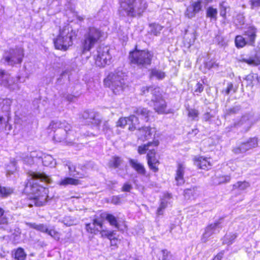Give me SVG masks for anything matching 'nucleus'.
Here are the masks:
<instances>
[{
    "mask_svg": "<svg viewBox=\"0 0 260 260\" xmlns=\"http://www.w3.org/2000/svg\"><path fill=\"white\" fill-rule=\"evenodd\" d=\"M256 29L253 27H249L245 31V36H247V42L249 44H252L256 37Z\"/></svg>",
    "mask_w": 260,
    "mask_h": 260,
    "instance_id": "16",
    "label": "nucleus"
},
{
    "mask_svg": "<svg viewBox=\"0 0 260 260\" xmlns=\"http://www.w3.org/2000/svg\"><path fill=\"white\" fill-rule=\"evenodd\" d=\"M217 225L216 224H210L208 226L205 230V232L203 234V237L205 238H208L211 236L214 233Z\"/></svg>",
    "mask_w": 260,
    "mask_h": 260,
    "instance_id": "25",
    "label": "nucleus"
},
{
    "mask_svg": "<svg viewBox=\"0 0 260 260\" xmlns=\"http://www.w3.org/2000/svg\"><path fill=\"white\" fill-rule=\"evenodd\" d=\"M119 201V199L118 197H114L112 199V202L114 204H118Z\"/></svg>",
    "mask_w": 260,
    "mask_h": 260,
    "instance_id": "55",
    "label": "nucleus"
},
{
    "mask_svg": "<svg viewBox=\"0 0 260 260\" xmlns=\"http://www.w3.org/2000/svg\"><path fill=\"white\" fill-rule=\"evenodd\" d=\"M59 185L67 186L69 185H78L80 184V181L73 178L67 177L61 179L58 183Z\"/></svg>",
    "mask_w": 260,
    "mask_h": 260,
    "instance_id": "21",
    "label": "nucleus"
},
{
    "mask_svg": "<svg viewBox=\"0 0 260 260\" xmlns=\"http://www.w3.org/2000/svg\"><path fill=\"white\" fill-rule=\"evenodd\" d=\"M201 2H193L187 7L185 15L188 18H192L201 10Z\"/></svg>",
    "mask_w": 260,
    "mask_h": 260,
    "instance_id": "14",
    "label": "nucleus"
},
{
    "mask_svg": "<svg viewBox=\"0 0 260 260\" xmlns=\"http://www.w3.org/2000/svg\"><path fill=\"white\" fill-rule=\"evenodd\" d=\"M203 90V85L200 83H198L196 85V89H195L196 92L200 93Z\"/></svg>",
    "mask_w": 260,
    "mask_h": 260,
    "instance_id": "49",
    "label": "nucleus"
},
{
    "mask_svg": "<svg viewBox=\"0 0 260 260\" xmlns=\"http://www.w3.org/2000/svg\"><path fill=\"white\" fill-rule=\"evenodd\" d=\"M30 226L40 231V232H44V233H46L48 234V230H49V229L47 228L46 226H45L43 224H30Z\"/></svg>",
    "mask_w": 260,
    "mask_h": 260,
    "instance_id": "38",
    "label": "nucleus"
},
{
    "mask_svg": "<svg viewBox=\"0 0 260 260\" xmlns=\"http://www.w3.org/2000/svg\"><path fill=\"white\" fill-rule=\"evenodd\" d=\"M0 84L4 85H8L11 88L15 89V87H13L8 81V76L4 72L0 73Z\"/></svg>",
    "mask_w": 260,
    "mask_h": 260,
    "instance_id": "30",
    "label": "nucleus"
},
{
    "mask_svg": "<svg viewBox=\"0 0 260 260\" xmlns=\"http://www.w3.org/2000/svg\"><path fill=\"white\" fill-rule=\"evenodd\" d=\"M168 197L169 198H170V195H169V194H168Z\"/></svg>",
    "mask_w": 260,
    "mask_h": 260,
    "instance_id": "62",
    "label": "nucleus"
},
{
    "mask_svg": "<svg viewBox=\"0 0 260 260\" xmlns=\"http://www.w3.org/2000/svg\"><path fill=\"white\" fill-rule=\"evenodd\" d=\"M184 166L182 164H179L176 170V175L175 177L177 185H180L184 183Z\"/></svg>",
    "mask_w": 260,
    "mask_h": 260,
    "instance_id": "15",
    "label": "nucleus"
},
{
    "mask_svg": "<svg viewBox=\"0 0 260 260\" xmlns=\"http://www.w3.org/2000/svg\"><path fill=\"white\" fill-rule=\"evenodd\" d=\"M236 46L237 48H242L245 46L246 44H249L247 40L246 41L242 36H237L235 40Z\"/></svg>",
    "mask_w": 260,
    "mask_h": 260,
    "instance_id": "26",
    "label": "nucleus"
},
{
    "mask_svg": "<svg viewBox=\"0 0 260 260\" xmlns=\"http://www.w3.org/2000/svg\"><path fill=\"white\" fill-rule=\"evenodd\" d=\"M14 255L17 260H24L26 255L23 249L19 248L15 251Z\"/></svg>",
    "mask_w": 260,
    "mask_h": 260,
    "instance_id": "31",
    "label": "nucleus"
},
{
    "mask_svg": "<svg viewBox=\"0 0 260 260\" xmlns=\"http://www.w3.org/2000/svg\"><path fill=\"white\" fill-rule=\"evenodd\" d=\"M101 216L102 218L106 219L111 225L115 226L118 229L119 228L116 219L113 215L106 213H103L101 214Z\"/></svg>",
    "mask_w": 260,
    "mask_h": 260,
    "instance_id": "23",
    "label": "nucleus"
},
{
    "mask_svg": "<svg viewBox=\"0 0 260 260\" xmlns=\"http://www.w3.org/2000/svg\"><path fill=\"white\" fill-rule=\"evenodd\" d=\"M4 214V210L0 208V217H1Z\"/></svg>",
    "mask_w": 260,
    "mask_h": 260,
    "instance_id": "58",
    "label": "nucleus"
},
{
    "mask_svg": "<svg viewBox=\"0 0 260 260\" xmlns=\"http://www.w3.org/2000/svg\"><path fill=\"white\" fill-rule=\"evenodd\" d=\"M29 183L27 184L26 190L29 191L30 199L35 205L41 206L45 205L48 198V189L38 184V181L46 183H50L51 179L46 174L38 172H31Z\"/></svg>",
    "mask_w": 260,
    "mask_h": 260,
    "instance_id": "1",
    "label": "nucleus"
},
{
    "mask_svg": "<svg viewBox=\"0 0 260 260\" xmlns=\"http://www.w3.org/2000/svg\"><path fill=\"white\" fill-rule=\"evenodd\" d=\"M43 163L44 166L50 167H54L56 165L55 160L52 156L50 155H47L44 157Z\"/></svg>",
    "mask_w": 260,
    "mask_h": 260,
    "instance_id": "27",
    "label": "nucleus"
},
{
    "mask_svg": "<svg viewBox=\"0 0 260 260\" xmlns=\"http://www.w3.org/2000/svg\"><path fill=\"white\" fill-rule=\"evenodd\" d=\"M222 253H220L217 254L213 258L212 260H221L222 258Z\"/></svg>",
    "mask_w": 260,
    "mask_h": 260,
    "instance_id": "52",
    "label": "nucleus"
},
{
    "mask_svg": "<svg viewBox=\"0 0 260 260\" xmlns=\"http://www.w3.org/2000/svg\"><path fill=\"white\" fill-rule=\"evenodd\" d=\"M6 121L2 117L0 116V128L3 127L4 125L6 124Z\"/></svg>",
    "mask_w": 260,
    "mask_h": 260,
    "instance_id": "53",
    "label": "nucleus"
},
{
    "mask_svg": "<svg viewBox=\"0 0 260 260\" xmlns=\"http://www.w3.org/2000/svg\"><path fill=\"white\" fill-rule=\"evenodd\" d=\"M33 206V205H32V204H31V203L29 204V206H30V207H31V206Z\"/></svg>",
    "mask_w": 260,
    "mask_h": 260,
    "instance_id": "60",
    "label": "nucleus"
},
{
    "mask_svg": "<svg viewBox=\"0 0 260 260\" xmlns=\"http://www.w3.org/2000/svg\"><path fill=\"white\" fill-rule=\"evenodd\" d=\"M152 54L147 50H135L131 52L129 58L132 62L138 64H148L150 63Z\"/></svg>",
    "mask_w": 260,
    "mask_h": 260,
    "instance_id": "8",
    "label": "nucleus"
},
{
    "mask_svg": "<svg viewBox=\"0 0 260 260\" xmlns=\"http://www.w3.org/2000/svg\"><path fill=\"white\" fill-rule=\"evenodd\" d=\"M239 124L244 125L246 127H249L251 125V122L248 116H244L242 117L240 121Z\"/></svg>",
    "mask_w": 260,
    "mask_h": 260,
    "instance_id": "40",
    "label": "nucleus"
},
{
    "mask_svg": "<svg viewBox=\"0 0 260 260\" xmlns=\"http://www.w3.org/2000/svg\"><path fill=\"white\" fill-rule=\"evenodd\" d=\"M23 56V51L20 49L18 50L17 56L15 54L14 56L11 57H7L6 59L9 62L20 63L22 61Z\"/></svg>",
    "mask_w": 260,
    "mask_h": 260,
    "instance_id": "19",
    "label": "nucleus"
},
{
    "mask_svg": "<svg viewBox=\"0 0 260 260\" xmlns=\"http://www.w3.org/2000/svg\"><path fill=\"white\" fill-rule=\"evenodd\" d=\"M126 125H128V119L126 117H121L116 122V126L123 128Z\"/></svg>",
    "mask_w": 260,
    "mask_h": 260,
    "instance_id": "35",
    "label": "nucleus"
},
{
    "mask_svg": "<svg viewBox=\"0 0 260 260\" xmlns=\"http://www.w3.org/2000/svg\"><path fill=\"white\" fill-rule=\"evenodd\" d=\"M151 113V112L144 108H139L137 111L138 116L143 118L146 121H148Z\"/></svg>",
    "mask_w": 260,
    "mask_h": 260,
    "instance_id": "22",
    "label": "nucleus"
},
{
    "mask_svg": "<svg viewBox=\"0 0 260 260\" xmlns=\"http://www.w3.org/2000/svg\"><path fill=\"white\" fill-rule=\"evenodd\" d=\"M112 232L108 233L107 236L109 240H110L111 245L112 246L117 247L118 246V244L120 242V240L116 238H112Z\"/></svg>",
    "mask_w": 260,
    "mask_h": 260,
    "instance_id": "37",
    "label": "nucleus"
},
{
    "mask_svg": "<svg viewBox=\"0 0 260 260\" xmlns=\"http://www.w3.org/2000/svg\"><path fill=\"white\" fill-rule=\"evenodd\" d=\"M122 162L121 159L117 157H113L109 162V166L112 168H117L119 167Z\"/></svg>",
    "mask_w": 260,
    "mask_h": 260,
    "instance_id": "33",
    "label": "nucleus"
},
{
    "mask_svg": "<svg viewBox=\"0 0 260 260\" xmlns=\"http://www.w3.org/2000/svg\"><path fill=\"white\" fill-rule=\"evenodd\" d=\"M147 92H151L152 94V102L153 103V106L155 111L159 114H165L170 113V109L167 108V104L160 93L159 89L156 88L153 89L152 87H146Z\"/></svg>",
    "mask_w": 260,
    "mask_h": 260,
    "instance_id": "5",
    "label": "nucleus"
},
{
    "mask_svg": "<svg viewBox=\"0 0 260 260\" xmlns=\"http://www.w3.org/2000/svg\"><path fill=\"white\" fill-rule=\"evenodd\" d=\"M129 162L131 166L139 174H144L145 173V169L144 166L139 163L137 160L131 159Z\"/></svg>",
    "mask_w": 260,
    "mask_h": 260,
    "instance_id": "20",
    "label": "nucleus"
},
{
    "mask_svg": "<svg viewBox=\"0 0 260 260\" xmlns=\"http://www.w3.org/2000/svg\"><path fill=\"white\" fill-rule=\"evenodd\" d=\"M251 7L252 9H256L260 7V0H251Z\"/></svg>",
    "mask_w": 260,
    "mask_h": 260,
    "instance_id": "44",
    "label": "nucleus"
},
{
    "mask_svg": "<svg viewBox=\"0 0 260 260\" xmlns=\"http://www.w3.org/2000/svg\"><path fill=\"white\" fill-rule=\"evenodd\" d=\"M106 86L111 89L115 94H120L127 86L123 79L117 74L111 73L104 80Z\"/></svg>",
    "mask_w": 260,
    "mask_h": 260,
    "instance_id": "6",
    "label": "nucleus"
},
{
    "mask_svg": "<svg viewBox=\"0 0 260 260\" xmlns=\"http://www.w3.org/2000/svg\"><path fill=\"white\" fill-rule=\"evenodd\" d=\"M198 112L195 109H190L188 111V116L192 119H194L198 116Z\"/></svg>",
    "mask_w": 260,
    "mask_h": 260,
    "instance_id": "43",
    "label": "nucleus"
},
{
    "mask_svg": "<svg viewBox=\"0 0 260 260\" xmlns=\"http://www.w3.org/2000/svg\"><path fill=\"white\" fill-rule=\"evenodd\" d=\"M212 1V0H199V1L201 2V3L206 4V3L211 2Z\"/></svg>",
    "mask_w": 260,
    "mask_h": 260,
    "instance_id": "57",
    "label": "nucleus"
},
{
    "mask_svg": "<svg viewBox=\"0 0 260 260\" xmlns=\"http://www.w3.org/2000/svg\"><path fill=\"white\" fill-rule=\"evenodd\" d=\"M151 76L155 77L158 79H161L165 77V74L162 72L154 69L151 71Z\"/></svg>",
    "mask_w": 260,
    "mask_h": 260,
    "instance_id": "36",
    "label": "nucleus"
},
{
    "mask_svg": "<svg viewBox=\"0 0 260 260\" xmlns=\"http://www.w3.org/2000/svg\"><path fill=\"white\" fill-rule=\"evenodd\" d=\"M77 36V30L70 25H66L60 28L58 35L54 40L56 49L66 51L73 45V41Z\"/></svg>",
    "mask_w": 260,
    "mask_h": 260,
    "instance_id": "2",
    "label": "nucleus"
},
{
    "mask_svg": "<svg viewBox=\"0 0 260 260\" xmlns=\"http://www.w3.org/2000/svg\"><path fill=\"white\" fill-rule=\"evenodd\" d=\"M63 223L67 226H71L74 223V220L70 219V217H68L64 219Z\"/></svg>",
    "mask_w": 260,
    "mask_h": 260,
    "instance_id": "47",
    "label": "nucleus"
},
{
    "mask_svg": "<svg viewBox=\"0 0 260 260\" xmlns=\"http://www.w3.org/2000/svg\"><path fill=\"white\" fill-rule=\"evenodd\" d=\"M156 133V131L154 127L144 126L138 128L137 135L139 140L144 141L149 140L152 137H153V140L154 139H156L155 137Z\"/></svg>",
    "mask_w": 260,
    "mask_h": 260,
    "instance_id": "11",
    "label": "nucleus"
},
{
    "mask_svg": "<svg viewBox=\"0 0 260 260\" xmlns=\"http://www.w3.org/2000/svg\"><path fill=\"white\" fill-rule=\"evenodd\" d=\"M62 124L58 121H51L48 126V132L55 133L54 140L56 142H61L66 140L67 136V129L62 128Z\"/></svg>",
    "mask_w": 260,
    "mask_h": 260,
    "instance_id": "9",
    "label": "nucleus"
},
{
    "mask_svg": "<svg viewBox=\"0 0 260 260\" xmlns=\"http://www.w3.org/2000/svg\"><path fill=\"white\" fill-rule=\"evenodd\" d=\"M250 187V183L248 182L238 181L234 185V187L235 189L239 190H245Z\"/></svg>",
    "mask_w": 260,
    "mask_h": 260,
    "instance_id": "24",
    "label": "nucleus"
},
{
    "mask_svg": "<svg viewBox=\"0 0 260 260\" xmlns=\"http://www.w3.org/2000/svg\"><path fill=\"white\" fill-rule=\"evenodd\" d=\"M86 230L91 233L95 234L96 232L99 231V228H96V229L94 228H92L91 227V225L90 224H87L86 225Z\"/></svg>",
    "mask_w": 260,
    "mask_h": 260,
    "instance_id": "45",
    "label": "nucleus"
},
{
    "mask_svg": "<svg viewBox=\"0 0 260 260\" xmlns=\"http://www.w3.org/2000/svg\"><path fill=\"white\" fill-rule=\"evenodd\" d=\"M169 256L170 257V258H171V257H172V255H170V254H169Z\"/></svg>",
    "mask_w": 260,
    "mask_h": 260,
    "instance_id": "61",
    "label": "nucleus"
},
{
    "mask_svg": "<svg viewBox=\"0 0 260 260\" xmlns=\"http://www.w3.org/2000/svg\"><path fill=\"white\" fill-rule=\"evenodd\" d=\"M164 210V209H162V208H160V207H159L157 209L156 214L158 215H162L163 214Z\"/></svg>",
    "mask_w": 260,
    "mask_h": 260,
    "instance_id": "54",
    "label": "nucleus"
},
{
    "mask_svg": "<svg viewBox=\"0 0 260 260\" xmlns=\"http://www.w3.org/2000/svg\"><path fill=\"white\" fill-rule=\"evenodd\" d=\"M221 11H220V15L222 17H225L226 13V9H229L226 7V6L225 5V3H222L221 5Z\"/></svg>",
    "mask_w": 260,
    "mask_h": 260,
    "instance_id": "46",
    "label": "nucleus"
},
{
    "mask_svg": "<svg viewBox=\"0 0 260 260\" xmlns=\"http://www.w3.org/2000/svg\"><path fill=\"white\" fill-rule=\"evenodd\" d=\"M77 173H73L72 175L73 176H76L77 177H78L79 178H83L84 175L83 174H79V172L78 171H76Z\"/></svg>",
    "mask_w": 260,
    "mask_h": 260,
    "instance_id": "56",
    "label": "nucleus"
},
{
    "mask_svg": "<svg viewBox=\"0 0 260 260\" xmlns=\"http://www.w3.org/2000/svg\"><path fill=\"white\" fill-rule=\"evenodd\" d=\"M111 58V56L107 48H100L98 51V55L95 58V62L99 67H104L110 62Z\"/></svg>",
    "mask_w": 260,
    "mask_h": 260,
    "instance_id": "10",
    "label": "nucleus"
},
{
    "mask_svg": "<svg viewBox=\"0 0 260 260\" xmlns=\"http://www.w3.org/2000/svg\"><path fill=\"white\" fill-rule=\"evenodd\" d=\"M48 234L55 239H59V234L54 229H49Z\"/></svg>",
    "mask_w": 260,
    "mask_h": 260,
    "instance_id": "41",
    "label": "nucleus"
},
{
    "mask_svg": "<svg viewBox=\"0 0 260 260\" xmlns=\"http://www.w3.org/2000/svg\"><path fill=\"white\" fill-rule=\"evenodd\" d=\"M13 192V189L11 188L5 187L0 186V196L6 197Z\"/></svg>",
    "mask_w": 260,
    "mask_h": 260,
    "instance_id": "34",
    "label": "nucleus"
},
{
    "mask_svg": "<svg viewBox=\"0 0 260 260\" xmlns=\"http://www.w3.org/2000/svg\"><path fill=\"white\" fill-rule=\"evenodd\" d=\"M205 64L206 67L208 69L216 68L218 66V64L213 60H209V61L206 62Z\"/></svg>",
    "mask_w": 260,
    "mask_h": 260,
    "instance_id": "42",
    "label": "nucleus"
},
{
    "mask_svg": "<svg viewBox=\"0 0 260 260\" xmlns=\"http://www.w3.org/2000/svg\"><path fill=\"white\" fill-rule=\"evenodd\" d=\"M128 129L130 131H133L135 129L139 128L138 125L139 124L138 117L132 115L128 117Z\"/></svg>",
    "mask_w": 260,
    "mask_h": 260,
    "instance_id": "17",
    "label": "nucleus"
},
{
    "mask_svg": "<svg viewBox=\"0 0 260 260\" xmlns=\"http://www.w3.org/2000/svg\"><path fill=\"white\" fill-rule=\"evenodd\" d=\"M162 28L161 26L157 24H150L149 25L150 32L155 36L160 34Z\"/></svg>",
    "mask_w": 260,
    "mask_h": 260,
    "instance_id": "29",
    "label": "nucleus"
},
{
    "mask_svg": "<svg viewBox=\"0 0 260 260\" xmlns=\"http://www.w3.org/2000/svg\"><path fill=\"white\" fill-rule=\"evenodd\" d=\"M231 177L228 175H216L213 179V184L219 185L230 181Z\"/></svg>",
    "mask_w": 260,
    "mask_h": 260,
    "instance_id": "18",
    "label": "nucleus"
},
{
    "mask_svg": "<svg viewBox=\"0 0 260 260\" xmlns=\"http://www.w3.org/2000/svg\"><path fill=\"white\" fill-rule=\"evenodd\" d=\"M167 205H168V202L166 201L165 200H163L161 201V202L159 205V207L160 208L165 209L167 207Z\"/></svg>",
    "mask_w": 260,
    "mask_h": 260,
    "instance_id": "51",
    "label": "nucleus"
},
{
    "mask_svg": "<svg viewBox=\"0 0 260 260\" xmlns=\"http://www.w3.org/2000/svg\"><path fill=\"white\" fill-rule=\"evenodd\" d=\"M242 61L245 62L250 66H257L260 64V57L255 56L248 59H243Z\"/></svg>",
    "mask_w": 260,
    "mask_h": 260,
    "instance_id": "28",
    "label": "nucleus"
},
{
    "mask_svg": "<svg viewBox=\"0 0 260 260\" xmlns=\"http://www.w3.org/2000/svg\"><path fill=\"white\" fill-rule=\"evenodd\" d=\"M147 8L145 0H126L121 3L119 11L127 16L136 17L141 15Z\"/></svg>",
    "mask_w": 260,
    "mask_h": 260,
    "instance_id": "4",
    "label": "nucleus"
},
{
    "mask_svg": "<svg viewBox=\"0 0 260 260\" xmlns=\"http://www.w3.org/2000/svg\"><path fill=\"white\" fill-rule=\"evenodd\" d=\"M257 145V139L252 138L247 142L241 144L239 147H235L233 151L236 153H243L251 148L255 147Z\"/></svg>",
    "mask_w": 260,
    "mask_h": 260,
    "instance_id": "13",
    "label": "nucleus"
},
{
    "mask_svg": "<svg viewBox=\"0 0 260 260\" xmlns=\"http://www.w3.org/2000/svg\"><path fill=\"white\" fill-rule=\"evenodd\" d=\"M159 144V140L154 139L152 141L139 146L138 148V152L140 154H145L148 151L147 155L148 165L150 169L154 172L158 171L159 165V160L155 157L156 148Z\"/></svg>",
    "mask_w": 260,
    "mask_h": 260,
    "instance_id": "3",
    "label": "nucleus"
},
{
    "mask_svg": "<svg viewBox=\"0 0 260 260\" xmlns=\"http://www.w3.org/2000/svg\"><path fill=\"white\" fill-rule=\"evenodd\" d=\"M69 169L70 172L71 173H72V168L71 167H69Z\"/></svg>",
    "mask_w": 260,
    "mask_h": 260,
    "instance_id": "59",
    "label": "nucleus"
},
{
    "mask_svg": "<svg viewBox=\"0 0 260 260\" xmlns=\"http://www.w3.org/2000/svg\"><path fill=\"white\" fill-rule=\"evenodd\" d=\"M102 224L103 223L101 220H99L98 219H95L93 220V225L94 226H98L101 229L102 228Z\"/></svg>",
    "mask_w": 260,
    "mask_h": 260,
    "instance_id": "48",
    "label": "nucleus"
},
{
    "mask_svg": "<svg viewBox=\"0 0 260 260\" xmlns=\"http://www.w3.org/2000/svg\"><path fill=\"white\" fill-rule=\"evenodd\" d=\"M132 186L128 183H125L122 187V190L124 191H129L132 189Z\"/></svg>",
    "mask_w": 260,
    "mask_h": 260,
    "instance_id": "50",
    "label": "nucleus"
},
{
    "mask_svg": "<svg viewBox=\"0 0 260 260\" xmlns=\"http://www.w3.org/2000/svg\"><path fill=\"white\" fill-rule=\"evenodd\" d=\"M194 163L199 169L204 170H209L212 166L210 158L204 156L196 157L194 159Z\"/></svg>",
    "mask_w": 260,
    "mask_h": 260,
    "instance_id": "12",
    "label": "nucleus"
},
{
    "mask_svg": "<svg viewBox=\"0 0 260 260\" xmlns=\"http://www.w3.org/2000/svg\"><path fill=\"white\" fill-rule=\"evenodd\" d=\"M104 34L99 29L95 27H90L84 36V40L82 44L83 51H88L94 45L104 37Z\"/></svg>",
    "mask_w": 260,
    "mask_h": 260,
    "instance_id": "7",
    "label": "nucleus"
},
{
    "mask_svg": "<svg viewBox=\"0 0 260 260\" xmlns=\"http://www.w3.org/2000/svg\"><path fill=\"white\" fill-rule=\"evenodd\" d=\"M217 14V10L212 7H209L207 10V16L215 20Z\"/></svg>",
    "mask_w": 260,
    "mask_h": 260,
    "instance_id": "32",
    "label": "nucleus"
},
{
    "mask_svg": "<svg viewBox=\"0 0 260 260\" xmlns=\"http://www.w3.org/2000/svg\"><path fill=\"white\" fill-rule=\"evenodd\" d=\"M236 238V235L233 234H226L224 238V242L230 244Z\"/></svg>",
    "mask_w": 260,
    "mask_h": 260,
    "instance_id": "39",
    "label": "nucleus"
}]
</instances>
